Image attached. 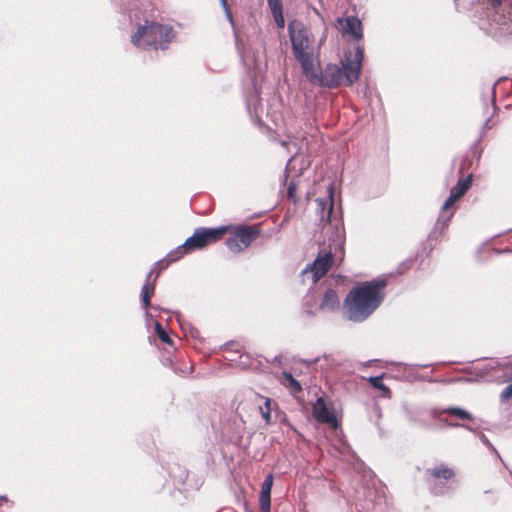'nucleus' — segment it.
Segmentation results:
<instances>
[{
  "instance_id": "8",
  "label": "nucleus",
  "mask_w": 512,
  "mask_h": 512,
  "mask_svg": "<svg viewBox=\"0 0 512 512\" xmlns=\"http://www.w3.org/2000/svg\"><path fill=\"white\" fill-rule=\"evenodd\" d=\"M258 236V231L252 227L239 226L233 236L226 240V246L234 253H238L250 246Z\"/></svg>"
},
{
  "instance_id": "19",
  "label": "nucleus",
  "mask_w": 512,
  "mask_h": 512,
  "mask_svg": "<svg viewBox=\"0 0 512 512\" xmlns=\"http://www.w3.org/2000/svg\"><path fill=\"white\" fill-rule=\"evenodd\" d=\"M282 384L289 388L292 393H298L302 390L300 383L289 372H283Z\"/></svg>"
},
{
  "instance_id": "16",
  "label": "nucleus",
  "mask_w": 512,
  "mask_h": 512,
  "mask_svg": "<svg viewBox=\"0 0 512 512\" xmlns=\"http://www.w3.org/2000/svg\"><path fill=\"white\" fill-rule=\"evenodd\" d=\"M151 274H152V271L149 272V274L147 276V281H149ZM154 289H155L154 282L153 283L147 282L142 286V289H141L142 303L146 310L150 307V299L153 296Z\"/></svg>"
},
{
  "instance_id": "1",
  "label": "nucleus",
  "mask_w": 512,
  "mask_h": 512,
  "mask_svg": "<svg viewBox=\"0 0 512 512\" xmlns=\"http://www.w3.org/2000/svg\"><path fill=\"white\" fill-rule=\"evenodd\" d=\"M363 59L364 49L357 45L354 52L348 51L344 54L341 67L337 64H327L323 71H319L316 62L310 72L304 75L311 83L322 87L351 86L359 79Z\"/></svg>"
},
{
  "instance_id": "2",
  "label": "nucleus",
  "mask_w": 512,
  "mask_h": 512,
  "mask_svg": "<svg viewBox=\"0 0 512 512\" xmlns=\"http://www.w3.org/2000/svg\"><path fill=\"white\" fill-rule=\"evenodd\" d=\"M385 285L384 280H375L353 288L344 301L347 318L353 322L367 319L381 304Z\"/></svg>"
},
{
  "instance_id": "31",
  "label": "nucleus",
  "mask_w": 512,
  "mask_h": 512,
  "mask_svg": "<svg viewBox=\"0 0 512 512\" xmlns=\"http://www.w3.org/2000/svg\"><path fill=\"white\" fill-rule=\"evenodd\" d=\"M461 426L471 430L468 426H465V424H462Z\"/></svg>"
},
{
  "instance_id": "20",
  "label": "nucleus",
  "mask_w": 512,
  "mask_h": 512,
  "mask_svg": "<svg viewBox=\"0 0 512 512\" xmlns=\"http://www.w3.org/2000/svg\"><path fill=\"white\" fill-rule=\"evenodd\" d=\"M271 404V399L265 398L264 405L259 407L260 414L267 424L271 422Z\"/></svg>"
},
{
  "instance_id": "7",
  "label": "nucleus",
  "mask_w": 512,
  "mask_h": 512,
  "mask_svg": "<svg viewBox=\"0 0 512 512\" xmlns=\"http://www.w3.org/2000/svg\"><path fill=\"white\" fill-rule=\"evenodd\" d=\"M333 255L331 252L320 251L314 262L302 271L303 282L310 280L315 284L331 268Z\"/></svg>"
},
{
  "instance_id": "17",
  "label": "nucleus",
  "mask_w": 512,
  "mask_h": 512,
  "mask_svg": "<svg viewBox=\"0 0 512 512\" xmlns=\"http://www.w3.org/2000/svg\"><path fill=\"white\" fill-rule=\"evenodd\" d=\"M368 381L370 382V384L372 385L373 388L381 391V395L383 397L390 398L391 391H390L389 387H387L383 383V375L369 377Z\"/></svg>"
},
{
  "instance_id": "4",
  "label": "nucleus",
  "mask_w": 512,
  "mask_h": 512,
  "mask_svg": "<svg viewBox=\"0 0 512 512\" xmlns=\"http://www.w3.org/2000/svg\"><path fill=\"white\" fill-rule=\"evenodd\" d=\"M288 33L293 55L300 63L303 74L310 72L311 67L317 62V54L309 30L301 22L292 21L288 24Z\"/></svg>"
},
{
  "instance_id": "11",
  "label": "nucleus",
  "mask_w": 512,
  "mask_h": 512,
  "mask_svg": "<svg viewBox=\"0 0 512 512\" xmlns=\"http://www.w3.org/2000/svg\"><path fill=\"white\" fill-rule=\"evenodd\" d=\"M312 414L317 422L329 424L336 428L339 423L335 414L326 406L323 398H318L312 406Z\"/></svg>"
},
{
  "instance_id": "18",
  "label": "nucleus",
  "mask_w": 512,
  "mask_h": 512,
  "mask_svg": "<svg viewBox=\"0 0 512 512\" xmlns=\"http://www.w3.org/2000/svg\"><path fill=\"white\" fill-rule=\"evenodd\" d=\"M442 413H446L451 417H455L461 420H472L473 416L467 410L460 407H449L441 411Z\"/></svg>"
},
{
  "instance_id": "27",
  "label": "nucleus",
  "mask_w": 512,
  "mask_h": 512,
  "mask_svg": "<svg viewBox=\"0 0 512 512\" xmlns=\"http://www.w3.org/2000/svg\"><path fill=\"white\" fill-rule=\"evenodd\" d=\"M190 334L192 337L196 338L198 335V331L196 329H191Z\"/></svg>"
},
{
  "instance_id": "26",
  "label": "nucleus",
  "mask_w": 512,
  "mask_h": 512,
  "mask_svg": "<svg viewBox=\"0 0 512 512\" xmlns=\"http://www.w3.org/2000/svg\"><path fill=\"white\" fill-rule=\"evenodd\" d=\"M480 439L483 444H485L486 446H488L490 448H493L492 444L489 442V440L487 439V437L484 434H481Z\"/></svg>"
},
{
  "instance_id": "33",
  "label": "nucleus",
  "mask_w": 512,
  "mask_h": 512,
  "mask_svg": "<svg viewBox=\"0 0 512 512\" xmlns=\"http://www.w3.org/2000/svg\"><path fill=\"white\" fill-rule=\"evenodd\" d=\"M449 425L450 426H458V424H453V423H450Z\"/></svg>"
},
{
  "instance_id": "14",
  "label": "nucleus",
  "mask_w": 512,
  "mask_h": 512,
  "mask_svg": "<svg viewBox=\"0 0 512 512\" xmlns=\"http://www.w3.org/2000/svg\"><path fill=\"white\" fill-rule=\"evenodd\" d=\"M267 4L269 9L271 10L276 25L279 28H284L285 20L283 16L281 0H267Z\"/></svg>"
},
{
  "instance_id": "29",
  "label": "nucleus",
  "mask_w": 512,
  "mask_h": 512,
  "mask_svg": "<svg viewBox=\"0 0 512 512\" xmlns=\"http://www.w3.org/2000/svg\"><path fill=\"white\" fill-rule=\"evenodd\" d=\"M268 131H269V137H270L271 139H274L275 130L270 129V130H268Z\"/></svg>"
},
{
  "instance_id": "5",
  "label": "nucleus",
  "mask_w": 512,
  "mask_h": 512,
  "mask_svg": "<svg viewBox=\"0 0 512 512\" xmlns=\"http://www.w3.org/2000/svg\"><path fill=\"white\" fill-rule=\"evenodd\" d=\"M228 227L220 226L217 228H197L192 236L186 239V241L178 246L175 251L168 254V258L171 262L176 261L184 256V254L202 249L207 245L217 241L223 234L226 233Z\"/></svg>"
},
{
  "instance_id": "21",
  "label": "nucleus",
  "mask_w": 512,
  "mask_h": 512,
  "mask_svg": "<svg viewBox=\"0 0 512 512\" xmlns=\"http://www.w3.org/2000/svg\"><path fill=\"white\" fill-rule=\"evenodd\" d=\"M155 329H156L159 339L162 342L167 343V344L172 343V339L169 337V335L166 333V331L162 328V326L158 322L155 324Z\"/></svg>"
},
{
  "instance_id": "23",
  "label": "nucleus",
  "mask_w": 512,
  "mask_h": 512,
  "mask_svg": "<svg viewBox=\"0 0 512 512\" xmlns=\"http://www.w3.org/2000/svg\"><path fill=\"white\" fill-rule=\"evenodd\" d=\"M296 189H297L296 183L293 181L290 182L288 185V188H287V195L294 202H296Z\"/></svg>"
},
{
  "instance_id": "25",
  "label": "nucleus",
  "mask_w": 512,
  "mask_h": 512,
  "mask_svg": "<svg viewBox=\"0 0 512 512\" xmlns=\"http://www.w3.org/2000/svg\"><path fill=\"white\" fill-rule=\"evenodd\" d=\"M497 123L494 122L491 118L487 119V121L485 122L483 128L485 129H488V128H492L494 125H496Z\"/></svg>"
},
{
  "instance_id": "22",
  "label": "nucleus",
  "mask_w": 512,
  "mask_h": 512,
  "mask_svg": "<svg viewBox=\"0 0 512 512\" xmlns=\"http://www.w3.org/2000/svg\"><path fill=\"white\" fill-rule=\"evenodd\" d=\"M221 1V5L226 13V16L229 20V22L231 23V25L233 26V29L234 28V24H233V19H232V16L231 14L229 13V10H228V6H227V3H226V0H220ZM234 35H235V40H236V45H238V36H237V32L236 30H234ZM239 48V46H237Z\"/></svg>"
},
{
  "instance_id": "30",
  "label": "nucleus",
  "mask_w": 512,
  "mask_h": 512,
  "mask_svg": "<svg viewBox=\"0 0 512 512\" xmlns=\"http://www.w3.org/2000/svg\"><path fill=\"white\" fill-rule=\"evenodd\" d=\"M326 39V32L324 31L323 36L320 39V43H322Z\"/></svg>"
},
{
  "instance_id": "24",
  "label": "nucleus",
  "mask_w": 512,
  "mask_h": 512,
  "mask_svg": "<svg viewBox=\"0 0 512 512\" xmlns=\"http://www.w3.org/2000/svg\"><path fill=\"white\" fill-rule=\"evenodd\" d=\"M431 492L436 495L444 494L445 489L443 486H438L436 483L431 485Z\"/></svg>"
},
{
  "instance_id": "15",
  "label": "nucleus",
  "mask_w": 512,
  "mask_h": 512,
  "mask_svg": "<svg viewBox=\"0 0 512 512\" xmlns=\"http://www.w3.org/2000/svg\"><path fill=\"white\" fill-rule=\"evenodd\" d=\"M426 473L430 477H432L434 480H436V479L449 480L452 477H454L453 469L448 468L447 466H445L443 464L435 466L430 469H427Z\"/></svg>"
},
{
  "instance_id": "28",
  "label": "nucleus",
  "mask_w": 512,
  "mask_h": 512,
  "mask_svg": "<svg viewBox=\"0 0 512 512\" xmlns=\"http://www.w3.org/2000/svg\"><path fill=\"white\" fill-rule=\"evenodd\" d=\"M280 143H281L282 146L286 147L287 149L289 148V144L290 143L288 141L282 140Z\"/></svg>"
},
{
  "instance_id": "32",
  "label": "nucleus",
  "mask_w": 512,
  "mask_h": 512,
  "mask_svg": "<svg viewBox=\"0 0 512 512\" xmlns=\"http://www.w3.org/2000/svg\"><path fill=\"white\" fill-rule=\"evenodd\" d=\"M1 500H6V497L5 496L0 497V501Z\"/></svg>"
},
{
  "instance_id": "9",
  "label": "nucleus",
  "mask_w": 512,
  "mask_h": 512,
  "mask_svg": "<svg viewBox=\"0 0 512 512\" xmlns=\"http://www.w3.org/2000/svg\"><path fill=\"white\" fill-rule=\"evenodd\" d=\"M327 195L324 198H317L316 213L319 216L321 223H331L332 212L334 206V186L330 183L326 188Z\"/></svg>"
},
{
  "instance_id": "12",
  "label": "nucleus",
  "mask_w": 512,
  "mask_h": 512,
  "mask_svg": "<svg viewBox=\"0 0 512 512\" xmlns=\"http://www.w3.org/2000/svg\"><path fill=\"white\" fill-rule=\"evenodd\" d=\"M273 486V475L268 474L261 485L259 505L263 512H270L271 489Z\"/></svg>"
},
{
  "instance_id": "6",
  "label": "nucleus",
  "mask_w": 512,
  "mask_h": 512,
  "mask_svg": "<svg viewBox=\"0 0 512 512\" xmlns=\"http://www.w3.org/2000/svg\"><path fill=\"white\" fill-rule=\"evenodd\" d=\"M472 183V175H468L465 179H459L456 186L450 191L449 197L443 203L438 223L442 222L445 226L454 215V204L468 191Z\"/></svg>"
},
{
  "instance_id": "13",
  "label": "nucleus",
  "mask_w": 512,
  "mask_h": 512,
  "mask_svg": "<svg viewBox=\"0 0 512 512\" xmlns=\"http://www.w3.org/2000/svg\"><path fill=\"white\" fill-rule=\"evenodd\" d=\"M340 299L333 289H328L320 303V309L323 311H334L339 309Z\"/></svg>"
},
{
  "instance_id": "3",
  "label": "nucleus",
  "mask_w": 512,
  "mask_h": 512,
  "mask_svg": "<svg viewBox=\"0 0 512 512\" xmlns=\"http://www.w3.org/2000/svg\"><path fill=\"white\" fill-rule=\"evenodd\" d=\"M175 36L176 32L172 26L146 20L143 25H138L131 35V42L145 50H165Z\"/></svg>"
},
{
  "instance_id": "10",
  "label": "nucleus",
  "mask_w": 512,
  "mask_h": 512,
  "mask_svg": "<svg viewBox=\"0 0 512 512\" xmlns=\"http://www.w3.org/2000/svg\"><path fill=\"white\" fill-rule=\"evenodd\" d=\"M335 26L343 34L351 36L356 41L363 37L362 23L357 17L337 18Z\"/></svg>"
}]
</instances>
